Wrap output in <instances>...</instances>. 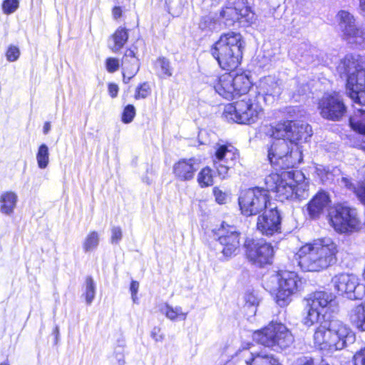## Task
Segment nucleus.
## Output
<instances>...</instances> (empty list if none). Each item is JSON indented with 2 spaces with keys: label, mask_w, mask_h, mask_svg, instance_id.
Instances as JSON below:
<instances>
[{
  "label": "nucleus",
  "mask_w": 365,
  "mask_h": 365,
  "mask_svg": "<svg viewBox=\"0 0 365 365\" xmlns=\"http://www.w3.org/2000/svg\"><path fill=\"white\" fill-rule=\"evenodd\" d=\"M128 39L127 29L119 27L110 36L108 47L113 53H118L124 46Z\"/></svg>",
  "instance_id": "obj_29"
},
{
  "label": "nucleus",
  "mask_w": 365,
  "mask_h": 365,
  "mask_svg": "<svg viewBox=\"0 0 365 365\" xmlns=\"http://www.w3.org/2000/svg\"><path fill=\"white\" fill-rule=\"evenodd\" d=\"M246 255L254 264L259 266L270 264L274 255L271 244L264 241L248 242L246 245Z\"/></svg>",
  "instance_id": "obj_19"
},
{
  "label": "nucleus",
  "mask_w": 365,
  "mask_h": 365,
  "mask_svg": "<svg viewBox=\"0 0 365 365\" xmlns=\"http://www.w3.org/2000/svg\"><path fill=\"white\" fill-rule=\"evenodd\" d=\"M36 161L40 169H45L49 163V151L46 144L39 146L36 153Z\"/></svg>",
  "instance_id": "obj_35"
},
{
  "label": "nucleus",
  "mask_w": 365,
  "mask_h": 365,
  "mask_svg": "<svg viewBox=\"0 0 365 365\" xmlns=\"http://www.w3.org/2000/svg\"><path fill=\"white\" fill-rule=\"evenodd\" d=\"M343 39L353 47L365 48V27L356 25L342 36Z\"/></svg>",
  "instance_id": "obj_27"
},
{
  "label": "nucleus",
  "mask_w": 365,
  "mask_h": 365,
  "mask_svg": "<svg viewBox=\"0 0 365 365\" xmlns=\"http://www.w3.org/2000/svg\"><path fill=\"white\" fill-rule=\"evenodd\" d=\"M217 241L222 246V253L225 257L235 255L240 248V232L236 227L222 223L217 232Z\"/></svg>",
  "instance_id": "obj_17"
},
{
  "label": "nucleus",
  "mask_w": 365,
  "mask_h": 365,
  "mask_svg": "<svg viewBox=\"0 0 365 365\" xmlns=\"http://www.w3.org/2000/svg\"><path fill=\"white\" fill-rule=\"evenodd\" d=\"M150 335L155 341H162L164 339L163 335L160 334V329L157 327L153 329Z\"/></svg>",
  "instance_id": "obj_51"
},
{
  "label": "nucleus",
  "mask_w": 365,
  "mask_h": 365,
  "mask_svg": "<svg viewBox=\"0 0 365 365\" xmlns=\"http://www.w3.org/2000/svg\"><path fill=\"white\" fill-rule=\"evenodd\" d=\"M20 56V51L17 46H10L6 53V59L10 62L16 61Z\"/></svg>",
  "instance_id": "obj_45"
},
{
  "label": "nucleus",
  "mask_w": 365,
  "mask_h": 365,
  "mask_svg": "<svg viewBox=\"0 0 365 365\" xmlns=\"http://www.w3.org/2000/svg\"><path fill=\"white\" fill-rule=\"evenodd\" d=\"M308 90V86L304 84H302L300 87L296 91L297 94L299 96L304 95Z\"/></svg>",
  "instance_id": "obj_55"
},
{
  "label": "nucleus",
  "mask_w": 365,
  "mask_h": 365,
  "mask_svg": "<svg viewBox=\"0 0 365 365\" xmlns=\"http://www.w3.org/2000/svg\"><path fill=\"white\" fill-rule=\"evenodd\" d=\"M331 282L339 294L349 299L359 297L356 294V289L359 285V279L356 275L347 273L338 274L332 278Z\"/></svg>",
  "instance_id": "obj_20"
},
{
  "label": "nucleus",
  "mask_w": 365,
  "mask_h": 365,
  "mask_svg": "<svg viewBox=\"0 0 365 365\" xmlns=\"http://www.w3.org/2000/svg\"><path fill=\"white\" fill-rule=\"evenodd\" d=\"M139 288V283L137 281H132L130 287L131 294L138 293Z\"/></svg>",
  "instance_id": "obj_54"
},
{
  "label": "nucleus",
  "mask_w": 365,
  "mask_h": 365,
  "mask_svg": "<svg viewBox=\"0 0 365 365\" xmlns=\"http://www.w3.org/2000/svg\"><path fill=\"white\" fill-rule=\"evenodd\" d=\"M245 306L252 309V312L255 313L256 307L259 304V298L254 291H248L244 296Z\"/></svg>",
  "instance_id": "obj_39"
},
{
  "label": "nucleus",
  "mask_w": 365,
  "mask_h": 365,
  "mask_svg": "<svg viewBox=\"0 0 365 365\" xmlns=\"http://www.w3.org/2000/svg\"><path fill=\"white\" fill-rule=\"evenodd\" d=\"M356 193L359 200L365 204V182H363L359 187L356 190Z\"/></svg>",
  "instance_id": "obj_52"
},
{
  "label": "nucleus",
  "mask_w": 365,
  "mask_h": 365,
  "mask_svg": "<svg viewBox=\"0 0 365 365\" xmlns=\"http://www.w3.org/2000/svg\"><path fill=\"white\" fill-rule=\"evenodd\" d=\"M262 108L255 98L245 96L234 103L225 106L224 115L228 120L242 124L255 123L259 118Z\"/></svg>",
  "instance_id": "obj_10"
},
{
  "label": "nucleus",
  "mask_w": 365,
  "mask_h": 365,
  "mask_svg": "<svg viewBox=\"0 0 365 365\" xmlns=\"http://www.w3.org/2000/svg\"><path fill=\"white\" fill-rule=\"evenodd\" d=\"M239 158L237 150L231 145L217 144L212 155L214 167L222 179L227 176L228 171L236 163Z\"/></svg>",
  "instance_id": "obj_14"
},
{
  "label": "nucleus",
  "mask_w": 365,
  "mask_h": 365,
  "mask_svg": "<svg viewBox=\"0 0 365 365\" xmlns=\"http://www.w3.org/2000/svg\"><path fill=\"white\" fill-rule=\"evenodd\" d=\"M207 83L213 86L215 91L227 100L245 94L250 88V81L244 73L234 76L225 73L220 76H210Z\"/></svg>",
  "instance_id": "obj_9"
},
{
  "label": "nucleus",
  "mask_w": 365,
  "mask_h": 365,
  "mask_svg": "<svg viewBox=\"0 0 365 365\" xmlns=\"http://www.w3.org/2000/svg\"><path fill=\"white\" fill-rule=\"evenodd\" d=\"M122 230L120 227H113L111 230V242L117 244L122 239Z\"/></svg>",
  "instance_id": "obj_48"
},
{
  "label": "nucleus",
  "mask_w": 365,
  "mask_h": 365,
  "mask_svg": "<svg viewBox=\"0 0 365 365\" xmlns=\"http://www.w3.org/2000/svg\"><path fill=\"white\" fill-rule=\"evenodd\" d=\"M336 71L346 78V91L354 103L365 106V59L359 54L349 53L340 60Z\"/></svg>",
  "instance_id": "obj_4"
},
{
  "label": "nucleus",
  "mask_w": 365,
  "mask_h": 365,
  "mask_svg": "<svg viewBox=\"0 0 365 365\" xmlns=\"http://www.w3.org/2000/svg\"><path fill=\"white\" fill-rule=\"evenodd\" d=\"M289 365H329L322 359H315L309 356H300L290 361Z\"/></svg>",
  "instance_id": "obj_36"
},
{
  "label": "nucleus",
  "mask_w": 365,
  "mask_h": 365,
  "mask_svg": "<svg viewBox=\"0 0 365 365\" xmlns=\"http://www.w3.org/2000/svg\"><path fill=\"white\" fill-rule=\"evenodd\" d=\"M108 93L112 98H115L118 93V86L115 83H110L108 85Z\"/></svg>",
  "instance_id": "obj_53"
},
{
  "label": "nucleus",
  "mask_w": 365,
  "mask_h": 365,
  "mask_svg": "<svg viewBox=\"0 0 365 365\" xmlns=\"http://www.w3.org/2000/svg\"><path fill=\"white\" fill-rule=\"evenodd\" d=\"M83 295L86 304L90 305L96 296V285L91 277H87L86 279V287Z\"/></svg>",
  "instance_id": "obj_38"
},
{
  "label": "nucleus",
  "mask_w": 365,
  "mask_h": 365,
  "mask_svg": "<svg viewBox=\"0 0 365 365\" xmlns=\"http://www.w3.org/2000/svg\"><path fill=\"white\" fill-rule=\"evenodd\" d=\"M197 168L193 159L181 160L174 165L175 176L180 180H190L193 178Z\"/></svg>",
  "instance_id": "obj_25"
},
{
  "label": "nucleus",
  "mask_w": 365,
  "mask_h": 365,
  "mask_svg": "<svg viewBox=\"0 0 365 365\" xmlns=\"http://www.w3.org/2000/svg\"><path fill=\"white\" fill-rule=\"evenodd\" d=\"M316 174L320 178L323 183L331 182L333 180V174L329 169L322 165H318L316 167Z\"/></svg>",
  "instance_id": "obj_40"
},
{
  "label": "nucleus",
  "mask_w": 365,
  "mask_h": 365,
  "mask_svg": "<svg viewBox=\"0 0 365 365\" xmlns=\"http://www.w3.org/2000/svg\"><path fill=\"white\" fill-rule=\"evenodd\" d=\"M131 297H132L133 302L134 303H137L138 302L137 293H135V294H131Z\"/></svg>",
  "instance_id": "obj_60"
},
{
  "label": "nucleus",
  "mask_w": 365,
  "mask_h": 365,
  "mask_svg": "<svg viewBox=\"0 0 365 365\" xmlns=\"http://www.w3.org/2000/svg\"><path fill=\"white\" fill-rule=\"evenodd\" d=\"M51 129V125L48 122L44 123L43 130L44 134H47Z\"/></svg>",
  "instance_id": "obj_58"
},
{
  "label": "nucleus",
  "mask_w": 365,
  "mask_h": 365,
  "mask_svg": "<svg viewBox=\"0 0 365 365\" xmlns=\"http://www.w3.org/2000/svg\"><path fill=\"white\" fill-rule=\"evenodd\" d=\"M120 67V63L118 59L115 58H108L106 61V68L108 72L114 73L118 70Z\"/></svg>",
  "instance_id": "obj_46"
},
{
  "label": "nucleus",
  "mask_w": 365,
  "mask_h": 365,
  "mask_svg": "<svg viewBox=\"0 0 365 365\" xmlns=\"http://www.w3.org/2000/svg\"><path fill=\"white\" fill-rule=\"evenodd\" d=\"M257 229L262 235L272 236L279 232L281 229V216L277 206L268 207L257 217Z\"/></svg>",
  "instance_id": "obj_18"
},
{
  "label": "nucleus",
  "mask_w": 365,
  "mask_h": 365,
  "mask_svg": "<svg viewBox=\"0 0 365 365\" xmlns=\"http://www.w3.org/2000/svg\"><path fill=\"white\" fill-rule=\"evenodd\" d=\"M338 247L330 238H319L302 246L297 255L298 264L307 272H320L334 264Z\"/></svg>",
  "instance_id": "obj_1"
},
{
  "label": "nucleus",
  "mask_w": 365,
  "mask_h": 365,
  "mask_svg": "<svg viewBox=\"0 0 365 365\" xmlns=\"http://www.w3.org/2000/svg\"><path fill=\"white\" fill-rule=\"evenodd\" d=\"M250 14L248 6L240 0L228 1L220 11V16L225 20L227 26H232L235 21L245 18L247 21Z\"/></svg>",
  "instance_id": "obj_21"
},
{
  "label": "nucleus",
  "mask_w": 365,
  "mask_h": 365,
  "mask_svg": "<svg viewBox=\"0 0 365 365\" xmlns=\"http://www.w3.org/2000/svg\"><path fill=\"white\" fill-rule=\"evenodd\" d=\"M355 334L351 329L340 320H331L328 326L320 324L313 336L314 346L324 354L340 351L355 341Z\"/></svg>",
  "instance_id": "obj_2"
},
{
  "label": "nucleus",
  "mask_w": 365,
  "mask_h": 365,
  "mask_svg": "<svg viewBox=\"0 0 365 365\" xmlns=\"http://www.w3.org/2000/svg\"><path fill=\"white\" fill-rule=\"evenodd\" d=\"M162 312L168 319L171 321L182 320L184 321L187 318V313L184 312L181 307H173L169 304H165L162 308Z\"/></svg>",
  "instance_id": "obj_32"
},
{
  "label": "nucleus",
  "mask_w": 365,
  "mask_h": 365,
  "mask_svg": "<svg viewBox=\"0 0 365 365\" xmlns=\"http://www.w3.org/2000/svg\"><path fill=\"white\" fill-rule=\"evenodd\" d=\"M100 242V236L98 232L91 231L86 236L82 246L85 252H92L97 249Z\"/></svg>",
  "instance_id": "obj_34"
},
{
  "label": "nucleus",
  "mask_w": 365,
  "mask_h": 365,
  "mask_svg": "<svg viewBox=\"0 0 365 365\" xmlns=\"http://www.w3.org/2000/svg\"><path fill=\"white\" fill-rule=\"evenodd\" d=\"M354 365H365V347L354 355Z\"/></svg>",
  "instance_id": "obj_50"
},
{
  "label": "nucleus",
  "mask_w": 365,
  "mask_h": 365,
  "mask_svg": "<svg viewBox=\"0 0 365 365\" xmlns=\"http://www.w3.org/2000/svg\"><path fill=\"white\" fill-rule=\"evenodd\" d=\"M329 220L334 229L341 233L353 232L359 227V220L355 210L336 206L329 213Z\"/></svg>",
  "instance_id": "obj_13"
},
{
  "label": "nucleus",
  "mask_w": 365,
  "mask_h": 365,
  "mask_svg": "<svg viewBox=\"0 0 365 365\" xmlns=\"http://www.w3.org/2000/svg\"><path fill=\"white\" fill-rule=\"evenodd\" d=\"M253 339L274 351L284 350L294 341L291 331L284 324L277 322H271L264 328L255 331Z\"/></svg>",
  "instance_id": "obj_7"
},
{
  "label": "nucleus",
  "mask_w": 365,
  "mask_h": 365,
  "mask_svg": "<svg viewBox=\"0 0 365 365\" xmlns=\"http://www.w3.org/2000/svg\"><path fill=\"white\" fill-rule=\"evenodd\" d=\"M268 191L276 192L281 201L302 200L308 197L309 180L299 170L271 173L264 179Z\"/></svg>",
  "instance_id": "obj_3"
},
{
  "label": "nucleus",
  "mask_w": 365,
  "mask_h": 365,
  "mask_svg": "<svg viewBox=\"0 0 365 365\" xmlns=\"http://www.w3.org/2000/svg\"><path fill=\"white\" fill-rule=\"evenodd\" d=\"M349 318L353 326L365 331V301L350 310Z\"/></svg>",
  "instance_id": "obj_31"
},
{
  "label": "nucleus",
  "mask_w": 365,
  "mask_h": 365,
  "mask_svg": "<svg viewBox=\"0 0 365 365\" xmlns=\"http://www.w3.org/2000/svg\"><path fill=\"white\" fill-rule=\"evenodd\" d=\"M341 182L348 188H349V189H354V187L353 186V185L351 184V182L349 181V180L348 178H341Z\"/></svg>",
  "instance_id": "obj_57"
},
{
  "label": "nucleus",
  "mask_w": 365,
  "mask_h": 365,
  "mask_svg": "<svg viewBox=\"0 0 365 365\" xmlns=\"http://www.w3.org/2000/svg\"><path fill=\"white\" fill-rule=\"evenodd\" d=\"M245 46V42L240 33L229 31L220 35L210 52L222 69L233 70L241 63Z\"/></svg>",
  "instance_id": "obj_5"
},
{
  "label": "nucleus",
  "mask_w": 365,
  "mask_h": 365,
  "mask_svg": "<svg viewBox=\"0 0 365 365\" xmlns=\"http://www.w3.org/2000/svg\"><path fill=\"white\" fill-rule=\"evenodd\" d=\"M213 193L215 197V200L219 204H225L227 199V195L220 190L218 187L213 189Z\"/></svg>",
  "instance_id": "obj_47"
},
{
  "label": "nucleus",
  "mask_w": 365,
  "mask_h": 365,
  "mask_svg": "<svg viewBox=\"0 0 365 365\" xmlns=\"http://www.w3.org/2000/svg\"><path fill=\"white\" fill-rule=\"evenodd\" d=\"M272 142L268 147L267 158L276 168H293L302 161V153L299 145L289 144L283 137H274L272 134Z\"/></svg>",
  "instance_id": "obj_6"
},
{
  "label": "nucleus",
  "mask_w": 365,
  "mask_h": 365,
  "mask_svg": "<svg viewBox=\"0 0 365 365\" xmlns=\"http://www.w3.org/2000/svg\"><path fill=\"white\" fill-rule=\"evenodd\" d=\"M122 11L119 6H115L113 9V15L115 19L120 18L121 16Z\"/></svg>",
  "instance_id": "obj_56"
},
{
  "label": "nucleus",
  "mask_w": 365,
  "mask_h": 365,
  "mask_svg": "<svg viewBox=\"0 0 365 365\" xmlns=\"http://www.w3.org/2000/svg\"><path fill=\"white\" fill-rule=\"evenodd\" d=\"M19 0H4L2 4V9L4 14H11L19 7Z\"/></svg>",
  "instance_id": "obj_43"
},
{
  "label": "nucleus",
  "mask_w": 365,
  "mask_h": 365,
  "mask_svg": "<svg viewBox=\"0 0 365 365\" xmlns=\"http://www.w3.org/2000/svg\"><path fill=\"white\" fill-rule=\"evenodd\" d=\"M0 365H9L6 362L0 363Z\"/></svg>",
  "instance_id": "obj_61"
},
{
  "label": "nucleus",
  "mask_w": 365,
  "mask_h": 365,
  "mask_svg": "<svg viewBox=\"0 0 365 365\" xmlns=\"http://www.w3.org/2000/svg\"><path fill=\"white\" fill-rule=\"evenodd\" d=\"M297 83V81L296 80L293 81V84L296 85Z\"/></svg>",
  "instance_id": "obj_62"
},
{
  "label": "nucleus",
  "mask_w": 365,
  "mask_h": 365,
  "mask_svg": "<svg viewBox=\"0 0 365 365\" xmlns=\"http://www.w3.org/2000/svg\"><path fill=\"white\" fill-rule=\"evenodd\" d=\"M336 20L342 36L358 25L354 16L345 10H341L338 12L336 14Z\"/></svg>",
  "instance_id": "obj_28"
},
{
  "label": "nucleus",
  "mask_w": 365,
  "mask_h": 365,
  "mask_svg": "<svg viewBox=\"0 0 365 365\" xmlns=\"http://www.w3.org/2000/svg\"><path fill=\"white\" fill-rule=\"evenodd\" d=\"M312 135L311 126L304 122L287 120L277 124L273 128V136L284 138L292 146L298 145L299 141H307Z\"/></svg>",
  "instance_id": "obj_12"
},
{
  "label": "nucleus",
  "mask_w": 365,
  "mask_h": 365,
  "mask_svg": "<svg viewBox=\"0 0 365 365\" xmlns=\"http://www.w3.org/2000/svg\"><path fill=\"white\" fill-rule=\"evenodd\" d=\"M18 200L17 195L12 191L3 192L0 196V211L6 215L14 212Z\"/></svg>",
  "instance_id": "obj_30"
},
{
  "label": "nucleus",
  "mask_w": 365,
  "mask_h": 365,
  "mask_svg": "<svg viewBox=\"0 0 365 365\" xmlns=\"http://www.w3.org/2000/svg\"><path fill=\"white\" fill-rule=\"evenodd\" d=\"M329 202L330 198L326 192L321 191L317 192L307 205L309 216L312 218L318 217L329 205Z\"/></svg>",
  "instance_id": "obj_24"
},
{
  "label": "nucleus",
  "mask_w": 365,
  "mask_h": 365,
  "mask_svg": "<svg viewBox=\"0 0 365 365\" xmlns=\"http://www.w3.org/2000/svg\"><path fill=\"white\" fill-rule=\"evenodd\" d=\"M135 115V108L133 105H128L125 107L123 115L122 121L124 123H130Z\"/></svg>",
  "instance_id": "obj_42"
},
{
  "label": "nucleus",
  "mask_w": 365,
  "mask_h": 365,
  "mask_svg": "<svg viewBox=\"0 0 365 365\" xmlns=\"http://www.w3.org/2000/svg\"><path fill=\"white\" fill-rule=\"evenodd\" d=\"M56 332L58 331V327L56 328Z\"/></svg>",
  "instance_id": "obj_63"
},
{
  "label": "nucleus",
  "mask_w": 365,
  "mask_h": 365,
  "mask_svg": "<svg viewBox=\"0 0 365 365\" xmlns=\"http://www.w3.org/2000/svg\"><path fill=\"white\" fill-rule=\"evenodd\" d=\"M360 7L361 11V14L365 16V0L360 1Z\"/></svg>",
  "instance_id": "obj_59"
},
{
  "label": "nucleus",
  "mask_w": 365,
  "mask_h": 365,
  "mask_svg": "<svg viewBox=\"0 0 365 365\" xmlns=\"http://www.w3.org/2000/svg\"><path fill=\"white\" fill-rule=\"evenodd\" d=\"M139 68V60L134 51L131 49L126 50L122 59L123 82L128 83L137 74Z\"/></svg>",
  "instance_id": "obj_22"
},
{
  "label": "nucleus",
  "mask_w": 365,
  "mask_h": 365,
  "mask_svg": "<svg viewBox=\"0 0 365 365\" xmlns=\"http://www.w3.org/2000/svg\"><path fill=\"white\" fill-rule=\"evenodd\" d=\"M213 23L212 18L207 16L201 19L199 26L202 30L212 29Z\"/></svg>",
  "instance_id": "obj_49"
},
{
  "label": "nucleus",
  "mask_w": 365,
  "mask_h": 365,
  "mask_svg": "<svg viewBox=\"0 0 365 365\" xmlns=\"http://www.w3.org/2000/svg\"><path fill=\"white\" fill-rule=\"evenodd\" d=\"M275 278L278 282L276 302L280 307H284L289 303L292 295L297 289L298 277L295 272H284Z\"/></svg>",
  "instance_id": "obj_16"
},
{
  "label": "nucleus",
  "mask_w": 365,
  "mask_h": 365,
  "mask_svg": "<svg viewBox=\"0 0 365 365\" xmlns=\"http://www.w3.org/2000/svg\"><path fill=\"white\" fill-rule=\"evenodd\" d=\"M307 314L302 323L307 327L319 322L327 314L334 312L337 308L335 297L329 292H315L306 299Z\"/></svg>",
  "instance_id": "obj_8"
},
{
  "label": "nucleus",
  "mask_w": 365,
  "mask_h": 365,
  "mask_svg": "<svg viewBox=\"0 0 365 365\" xmlns=\"http://www.w3.org/2000/svg\"><path fill=\"white\" fill-rule=\"evenodd\" d=\"M349 123L354 130L361 135V143L359 147L365 151V110L357 108L350 117Z\"/></svg>",
  "instance_id": "obj_26"
},
{
  "label": "nucleus",
  "mask_w": 365,
  "mask_h": 365,
  "mask_svg": "<svg viewBox=\"0 0 365 365\" xmlns=\"http://www.w3.org/2000/svg\"><path fill=\"white\" fill-rule=\"evenodd\" d=\"M259 93L264 96L265 99L267 97L278 96L282 91L281 83L279 81L272 76H265L259 80L258 84Z\"/></svg>",
  "instance_id": "obj_23"
},
{
  "label": "nucleus",
  "mask_w": 365,
  "mask_h": 365,
  "mask_svg": "<svg viewBox=\"0 0 365 365\" xmlns=\"http://www.w3.org/2000/svg\"><path fill=\"white\" fill-rule=\"evenodd\" d=\"M247 365H280L272 354L263 352L252 354L251 361H247Z\"/></svg>",
  "instance_id": "obj_33"
},
{
  "label": "nucleus",
  "mask_w": 365,
  "mask_h": 365,
  "mask_svg": "<svg viewBox=\"0 0 365 365\" xmlns=\"http://www.w3.org/2000/svg\"><path fill=\"white\" fill-rule=\"evenodd\" d=\"M318 109L322 118L330 120H339L346 111L341 95L336 92L324 93L319 101Z\"/></svg>",
  "instance_id": "obj_15"
},
{
  "label": "nucleus",
  "mask_w": 365,
  "mask_h": 365,
  "mask_svg": "<svg viewBox=\"0 0 365 365\" xmlns=\"http://www.w3.org/2000/svg\"><path fill=\"white\" fill-rule=\"evenodd\" d=\"M150 93V87L148 83L140 84L137 88L135 94V98H145Z\"/></svg>",
  "instance_id": "obj_44"
},
{
  "label": "nucleus",
  "mask_w": 365,
  "mask_h": 365,
  "mask_svg": "<svg viewBox=\"0 0 365 365\" xmlns=\"http://www.w3.org/2000/svg\"><path fill=\"white\" fill-rule=\"evenodd\" d=\"M239 205L245 216L256 215L273 205L267 187H253L244 190L239 197Z\"/></svg>",
  "instance_id": "obj_11"
},
{
  "label": "nucleus",
  "mask_w": 365,
  "mask_h": 365,
  "mask_svg": "<svg viewBox=\"0 0 365 365\" xmlns=\"http://www.w3.org/2000/svg\"><path fill=\"white\" fill-rule=\"evenodd\" d=\"M156 65L161 70L162 73L166 76L170 77L172 76V69L170 62L165 58H159L156 62Z\"/></svg>",
  "instance_id": "obj_41"
},
{
  "label": "nucleus",
  "mask_w": 365,
  "mask_h": 365,
  "mask_svg": "<svg viewBox=\"0 0 365 365\" xmlns=\"http://www.w3.org/2000/svg\"><path fill=\"white\" fill-rule=\"evenodd\" d=\"M197 182L201 187H208L213 184L212 170L209 167L204 168L199 173Z\"/></svg>",
  "instance_id": "obj_37"
}]
</instances>
